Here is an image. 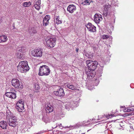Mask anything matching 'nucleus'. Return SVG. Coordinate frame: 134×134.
Returning <instances> with one entry per match:
<instances>
[{"label":"nucleus","instance_id":"obj_1","mask_svg":"<svg viewBox=\"0 0 134 134\" xmlns=\"http://www.w3.org/2000/svg\"><path fill=\"white\" fill-rule=\"evenodd\" d=\"M17 68L18 71L21 73L25 72L29 69L27 62L26 61L20 62L17 66Z\"/></svg>","mask_w":134,"mask_h":134},{"label":"nucleus","instance_id":"obj_2","mask_svg":"<svg viewBox=\"0 0 134 134\" xmlns=\"http://www.w3.org/2000/svg\"><path fill=\"white\" fill-rule=\"evenodd\" d=\"M50 72L49 68L48 66L46 65H43L40 67L38 74L41 76H47L49 75Z\"/></svg>","mask_w":134,"mask_h":134},{"label":"nucleus","instance_id":"obj_3","mask_svg":"<svg viewBox=\"0 0 134 134\" xmlns=\"http://www.w3.org/2000/svg\"><path fill=\"white\" fill-rule=\"evenodd\" d=\"M86 63L88 67V69L91 70H94L98 64L97 62L90 60L86 61Z\"/></svg>","mask_w":134,"mask_h":134},{"label":"nucleus","instance_id":"obj_4","mask_svg":"<svg viewBox=\"0 0 134 134\" xmlns=\"http://www.w3.org/2000/svg\"><path fill=\"white\" fill-rule=\"evenodd\" d=\"M56 39L55 38L48 37L46 39L47 45L51 48L53 47L55 44Z\"/></svg>","mask_w":134,"mask_h":134},{"label":"nucleus","instance_id":"obj_5","mask_svg":"<svg viewBox=\"0 0 134 134\" xmlns=\"http://www.w3.org/2000/svg\"><path fill=\"white\" fill-rule=\"evenodd\" d=\"M9 120L8 123L10 126L13 127H15L17 123L16 118L15 116L13 117L12 118L9 119Z\"/></svg>","mask_w":134,"mask_h":134},{"label":"nucleus","instance_id":"obj_6","mask_svg":"<svg viewBox=\"0 0 134 134\" xmlns=\"http://www.w3.org/2000/svg\"><path fill=\"white\" fill-rule=\"evenodd\" d=\"M42 49L40 48L35 50L32 53V55L36 57H41L42 55Z\"/></svg>","mask_w":134,"mask_h":134},{"label":"nucleus","instance_id":"obj_7","mask_svg":"<svg viewBox=\"0 0 134 134\" xmlns=\"http://www.w3.org/2000/svg\"><path fill=\"white\" fill-rule=\"evenodd\" d=\"M54 94L61 98L62 97L65 95L64 90L61 87H60L57 91H54Z\"/></svg>","mask_w":134,"mask_h":134},{"label":"nucleus","instance_id":"obj_8","mask_svg":"<svg viewBox=\"0 0 134 134\" xmlns=\"http://www.w3.org/2000/svg\"><path fill=\"white\" fill-rule=\"evenodd\" d=\"M24 102L22 100H20L16 103V108L20 112L22 111L23 109H24Z\"/></svg>","mask_w":134,"mask_h":134},{"label":"nucleus","instance_id":"obj_9","mask_svg":"<svg viewBox=\"0 0 134 134\" xmlns=\"http://www.w3.org/2000/svg\"><path fill=\"white\" fill-rule=\"evenodd\" d=\"M86 73L88 77L90 79H92L93 78L96 74V72L94 70H89L86 71Z\"/></svg>","mask_w":134,"mask_h":134},{"label":"nucleus","instance_id":"obj_10","mask_svg":"<svg viewBox=\"0 0 134 134\" xmlns=\"http://www.w3.org/2000/svg\"><path fill=\"white\" fill-rule=\"evenodd\" d=\"M103 19L102 16L100 14H96L94 17V21L97 24L99 23Z\"/></svg>","mask_w":134,"mask_h":134},{"label":"nucleus","instance_id":"obj_11","mask_svg":"<svg viewBox=\"0 0 134 134\" xmlns=\"http://www.w3.org/2000/svg\"><path fill=\"white\" fill-rule=\"evenodd\" d=\"M86 26L88 30L90 32H94L96 31V27L92 25L91 23H89Z\"/></svg>","mask_w":134,"mask_h":134},{"label":"nucleus","instance_id":"obj_12","mask_svg":"<svg viewBox=\"0 0 134 134\" xmlns=\"http://www.w3.org/2000/svg\"><path fill=\"white\" fill-rule=\"evenodd\" d=\"M12 85L15 87H18L20 85L19 81L17 79H13L11 81Z\"/></svg>","mask_w":134,"mask_h":134},{"label":"nucleus","instance_id":"obj_13","mask_svg":"<svg viewBox=\"0 0 134 134\" xmlns=\"http://www.w3.org/2000/svg\"><path fill=\"white\" fill-rule=\"evenodd\" d=\"M5 96L8 97L13 99H15L16 97V93L12 92H7L5 94Z\"/></svg>","mask_w":134,"mask_h":134},{"label":"nucleus","instance_id":"obj_14","mask_svg":"<svg viewBox=\"0 0 134 134\" xmlns=\"http://www.w3.org/2000/svg\"><path fill=\"white\" fill-rule=\"evenodd\" d=\"M76 10V7L73 5H70L68 7L67 10L70 13H72Z\"/></svg>","mask_w":134,"mask_h":134},{"label":"nucleus","instance_id":"obj_15","mask_svg":"<svg viewBox=\"0 0 134 134\" xmlns=\"http://www.w3.org/2000/svg\"><path fill=\"white\" fill-rule=\"evenodd\" d=\"M7 126V123L6 121H3L0 122V126L2 129H6Z\"/></svg>","mask_w":134,"mask_h":134},{"label":"nucleus","instance_id":"obj_16","mask_svg":"<svg viewBox=\"0 0 134 134\" xmlns=\"http://www.w3.org/2000/svg\"><path fill=\"white\" fill-rule=\"evenodd\" d=\"M46 110L47 113H50L53 111V107L52 105H49L46 107Z\"/></svg>","mask_w":134,"mask_h":134},{"label":"nucleus","instance_id":"obj_17","mask_svg":"<svg viewBox=\"0 0 134 134\" xmlns=\"http://www.w3.org/2000/svg\"><path fill=\"white\" fill-rule=\"evenodd\" d=\"M7 39L8 38L6 36L4 35L0 36V43L5 42Z\"/></svg>","mask_w":134,"mask_h":134},{"label":"nucleus","instance_id":"obj_18","mask_svg":"<svg viewBox=\"0 0 134 134\" xmlns=\"http://www.w3.org/2000/svg\"><path fill=\"white\" fill-rule=\"evenodd\" d=\"M84 54L85 56L88 58H92L93 56V54L86 52V51H84Z\"/></svg>","mask_w":134,"mask_h":134},{"label":"nucleus","instance_id":"obj_19","mask_svg":"<svg viewBox=\"0 0 134 134\" xmlns=\"http://www.w3.org/2000/svg\"><path fill=\"white\" fill-rule=\"evenodd\" d=\"M7 119H9L12 118L13 117L15 116L10 111H8L7 112Z\"/></svg>","mask_w":134,"mask_h":134},{"label":"nucleus","instance_id":"obj_20","mask_svg":"<svg viewBox=\"0 0 134 134\" xmlns=\"http://www.w3.org/2000/svg\"><path fill=\"white\" fill-rule=\"evenodd\" d=\"M67 87L70 89H71L72 90H76V87L74 86L73 85H70L69 84H67L66 85Z\"/></svg>","mask_w":134,"mask_h":134},{"label":"nucleus","instance_id":"obj_21","mask_svg":"<svg viewBox=\"0 0 134 134\" xmlns=\"http://www.w3.org/2000/svg\"><path fill=\"white\" fill-rule=\"evenodd\" d=\"M31 4V3L30 2H25L23 4V5L25 7L29 6Z\"/></svg>","mask_w":134,"mask_h":134},{"label":"nucleus","instance_id":"obj_22","mask_svg":"<svg viewBox=\"0 0 134 134\" xmlns=\"http://www.w3.org/2000/svg\"><path fill=\"white\" fill-rule=\"evenodd\" d=\"M42 120L46 123H47L49 122V120L48 118L47 117H43Z\"/></svg>","mask_w":134,"mask_h":134},{"label":"nucleus","instance_id":"obj_23","mask_svg":"<svg viewBox=\"0 0 134 134\" xmlns=\"http://www.w3.org/2000/svg\"><path fill=\"white\" fill-rule=\"evenodd\" d=\"M65 108L68 110H69L70 108L71 107L70 104L69 103H68L66 104L65 105Z\"/></svg>","mask_w":134,"mask_h":134},{"label":"nucleus","instance_id":"obj_24","mask_svg":"<svg viewBox=\"0 0 134 134\" xmlns=\"http://www.w3.org/2000/svg\"><path fill=\"white\" fill-rule=\"evenodd\" d=\"M102 69H99L97 71V73L99 74L98 75V77H100L101 76V74L102 73Z\"/></svg>","mask_w":134,"mask_h":134},{"label":"nucleus","instance_id":"obj_25","mask_svg":"<svg viewBox=\"0 0 134 134\" xmlns=\"http://www.w3.org/2000/svg\"><path fill=\"white\" fill-rule=\"evenodd\" d=\"M89 1L90 0H86L84 2H83L82 3V4L84 5L87 4L89 5L90 4Z\"/></svg>","mask_w":134,"mask_h":134},{"label":"nucleus","instance_id":"obj_26","mask_svg":"<svg viewBox=\"0 0 134 134\" xmlns=\"http://www.w3.org/2000/svg\"><path fill=\"white\" fill-rule=\"evenodd\" d=\"M56 23L58 24H61L62 23V22L61 21L59 20V17L58 16H57L56 18Z\"/></svg>","mask_w":134,"mask_h":134},{"label":"nucleus","instance_id":"obj_27","mask_svg":"<svg viewBox=\"0 0 134 134\" xmlns=\"http://www.w3.org/2000/svg\"><path fill=\"white\" fill-rule=\"evenodd\" d=\"M17 54V58L19 59H23V58H22L23 57V54L21 53H16Z\"/></svg>","mask_w":134,"mask_h":134},{"label":"nucleus","instance_id":"obj_28","mask_svg":"<svg viewBox=\"0 0 134 134\" xmlns=\"http://www.w3.org/2000/svg\"><path fill=\"white\" fill-rule=\"evenodd\" d=\"M115 116L114 114H108L105 115V117L108 119L111 118Z\"/></svg>","mask_w":134,"mask_h":134},{"label":"nucleus","instance_id":"obj_29","mask_svg":"<svg viewBox=\"0 0 134 134\" xmlns=\"http://www.w3.org/2000/svg\"><path fill=\"white\" fill-rule=\"evenodd\" d=\"M108 10L106 9H104L103 11V15L105 16H106L108 15Z\"/></svg>","mask_w":134,"mask_h":134},{"label":"nucleus","instance_id":"obj_30","mask_svg":"<svg viewBox=\"0 0 134 134\" xmlns=\"http://www.w3.org/2000/svg\"><path fill=\"white\" fill-rule=\"evenodd\" d=\"M48 23V21L46 20H44L43 19V25L44 26H46Z\"/></svg>","mask_w":134,"mask_h":134},{"label":"nucleus","instance_id":"obj_31","mask_svg":"<svg viewBox=\"0 0 134 134\" xmlns=\"http://www.w3.org/2000/svg\"><path fill=\"white\" fill-rule=\"evenodd\" d=\"M41 1L40 0H38L36 1L35 2V3L34 4L36 5H38L41 6Z\"/></svg>","mask_w":134,"mask_h":134},{"label":"nucleus","instance_id":"obj_32","mask_svg":"<svg viewBox=\"0 0 134 134\" xmlns=\"http://www.w3.org/2000/svg\"><path fill=\"white\" fill-rule=\"evenodd\" d=\"M110 7V5L109 4H106L104 6V9H106L107 10Z\"/></svg>","mask_w":134,"mask_h":134},{"label":"nucleus","instance_id":"obj_33","mask_svg":"<svg viewBox=\"0 0 134 134\" xmlns=\"http://www.w3.org/2000/svg\"><path fill=\"white\" fill-rule=\"evenodd\" d=\"M43 19L44 20H46L48 21L50 19V16L49 15H46Z\"/></svg>","mask_w":134,"mask_h":134},{"label":"nucleus","instance_id":"obj_34","mask_svg":"<svg viewBox=\"0 0 134 134\" xmlns=\"http://www.w3.org/2000/svg\"><path fill=\"white\" fill-rule=\"evenodd\" d=\"M35 8L38 10H39L40 9V6L38 5H36L34 4V5Z\"/></svg>","mask_w":134,"mask_h":134},{"label":"nucleus","instance_id":"obj_35","mask_svg":"<svg viewBox=\"0 0 134 134\" xmlns=\"http://www.w3.org/2000/svg\"><path fill=\"white\" fill-rule=\"evenodd\" d=\"M109 37V36L107 35H104L102 37V38L103 39H106L108 38Z\"/></svg>","mask_w":134,"mask_h":134},{"label":"nucleus","instance_id":"obj_36","mask_svg":"<svg viewBox=\"0 0 134 134\" xmlns=\"http://www.w3.org/2000/svg\"><path fill=\"white\" fill-rule=\"evenodd\" d=\"M35 89L36 90H38L39 89V86L37 84H35Z\"/></svg>","mask_w":134,"mask_h":134},{"label":"nucleus","instance_id":"obj_37","mask_svg":"<svg viewBox=\"0 0 134 134\" xmlns=\"http://www.w3.org/2000/svg\"><path fill=\"white\" fill-rule=\"evenodd\" d=\"M32 32L34 33H35L36 32V29L34 27H33L31 29Z\"/></svg>","mask_w":134,"mask_h":134},{"label":"nucleus","instance_id":"obj_38","mask_svg":"<svg viewBox=\"0 0 134 134\" xmlns=\"http://www.w3.org/2000/svg\"><path fill=\"white\" fill-rule=\"evenodd\" d=\"M23 48V47H20L17 49V50L18 51H19L20 52H23V51L22 50Z\"/></svg>","mask_w":134,"mask_h":134},{"label":"nucleus","instance_id":"obj_39","mask_svg":"<svg viewBox=\"0 0 134 134\" xmlns=\"http://www.w3.org/2000/svg\"><path fill=\"white\" fill-rule=\"evenodd\" d=\"M131 111V110H130V109H127V110H126V111H125V112H130Z\"/></svg>","mask_w":134,"mask_h":134},{"label":"nucleus","instance_id":"obj_40","mask_svg":"<svg viewBox=\"0 0 134 134\" xmlns=\"http://www.w3.org/2000/svg\"><path fill=\"white\" fill-rule=\"evenodd\" d=\"M59 127H60L61 128H61V127H62V124H60L59 125Z\"/></svg>","mask_w":134,"mask_h":134},{"label":"nucleus","instance_id":"obj_41","mask_svg":"<svg viewBox=\"0 0 134 134\" xmlns=\"http://www.w3.org/2000/svg\"><path fill=\"white\" fill-rule=\"evenodd\" d=\"M130 110H131V111H134V109H133V108L130 109Z\"/></svg>","mask_w":134,"mask_h":134},{"label":"nucleus","instance_id":"obj_42","mask_svg":"<svg viewBox=\"0 0 134 134\" xmlns=\"http://www.w3.org/2000/svg\"><path fill=\"white\" fill-rule=\"evenodd\" d=\"M78 50H79V49L78 48H76V51L77 52H78Z\"/></svg>","mask_w":134,"mask_h":134},{"label":"nucleus","instance_id":"obj_43","mask_svg":"<svg viewBox=\"0 0 134 134\" xmlns=\"http://www.w3.org/2000/svg\"><path fill=\"white\" fill-rule=\"evenodd\" d=\"M88 89L90 90H92L91 89H90V88H89V87H88Z\"/></svg>","mask_w":134,"mask_h":134},{"label":"nucleus","instance_id":"obj_44","mask_svg":"<svg viewBox=\"0 0 134 134\" xmlns=\"http://www.w3.org/2000/svg\"><path fill=\"white\" fill-rule=\"evenodd\" d=\"M98 81H97V80H96V82H97Z\"/></svg>","mask_w":134,"mask_h":134},{"label":"nucleus","instance_id":"obj_45","mask_svg":"<svg viewBox=\"0 0 134 134\" xmlns=\"http://www.w3.org/2000/svg\"><path fill=\"white\" fill-rule=\"evenodd\" d=\"M65 127V128H66V127Z\"/></svg>","mask_w":134,"mask_h":134},{"label":"nucleus","instance_id":"obj_46","mask_svg":"<svg viewBox=\"0 0 134 134\" xmlns=\"http://www.w3.org/2000/svg\"><path fill=\"white\" fill-rule=\"evenodd\" d=\"M36 92H38V91H36Z\"/></svg>","mask_w":134,"mask_h":134},{"label":"nucleus","instance_id":"obj_47","mask_svg":"<svg viewBox=\"0 0 134 134\" xmlns=\"http://www.w3.org/2000/svg\"><path fill=\"white\" fill-rule=\"evenodd\" d=\"M129 115H130V114H129Z\"/></svg>","mask_w":134,"mask_h":134}]
</instances>
